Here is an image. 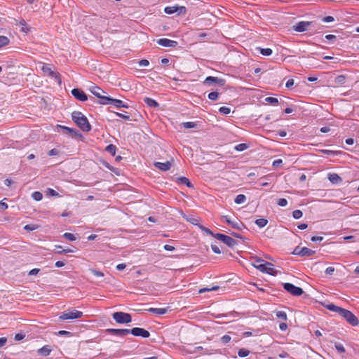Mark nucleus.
Wrapping results in <instances>:
<instances>
[{
	"mask_svg": "<svg viewBox=\"0 0 359 359\" xmlns=\"http://www.w3.org/2000/svg\"><path fill=\"white\" fill-rule=\"evenodd\" d=\"M72 118L77 126L84 132H89L91 130V126L86 116L81 111H75L72 114Z\"/></svg>",
	"mask_w": 359,
	"mask_h": 359,
	"instance_id": "1",
	"label": "nucleus"
},
{
	"mask_svg": "<svg viewBox=\"0 0 359 359\" xmlns=\"http://www.w3.org/2000/svg\"><path fill=\"white\" fill-rule=\"evenodd\" d=\"M83 316V312L76 309L68 310L61 313L60 318L63 320H74Z\"/></svg>",
	"mask_w": 359,
	"mask_h": 359,
	"instance_id": "2",
	"label": "nucleus"
},
{
	"mask_svg": "<svg viewBox=\"0 0 359 359\" xmlns=\"http://www.w3.org/2000/svg\"><path fill=\"white\" fill-rule=\"evenodd\" d=\"M340 316L352 326H357L359 324L358 318L351 311L347 309H344Z\"/></svg>",
	"mask_w": 359,
	"mask_h": 359,
	"instance_id": "3",
	"label": "nucleus"
},
{
	"mask_svg": "<svg viewBox=\"0 0 359 359\" xmlns=\"http://www.w3.org/2000/svg\"><path fill=\"white\" fill-rule=\"evenodd\" d=\"M113 318L116 323L120 324L128 323L132 321V317L130 314L121 311L114 313Z\"/></svg>",
	"mask_w": 359,
	"mask_h": 359,
	"instance_id": "4",
	"label": "nucleus"
},
{
	"mask_svg": "<svg viewBox=\"0 0 359 359\" xmlns=\"http://www.w3.org/2000/svg\"><path fill=\"white\" fill-rule=\"evenodd\" d=\"M283 288L289 293L294 296L299 297L302 295L304 292L302 288L295 286L294 285L290 283H285L283 284Z\"/></svg>",
	"mask_w": 359,
	"mask_h": 359,
	"instance_id": "5",
	"label": "nucleus"
},
{
	"mask_svg": "<svg viewBox=\"0 0 359 359\" xmlns=\"http://www.w3.org/2000/svg\"><path fill=\"white\" fill-rule=\"evenodd\" d=\"M215 238L221 241L228 247L232 248L236 245L237 242L231 236L222 233H215Z\"/></svg>",
	"mask_w": 359,
	"mask_h": 359,
	"instance_id": "6",
	"label": "nucleus"
},
{
	"mask_svg": "<svg viewBox=\"0 0 359 359\" xmlns=\"http://www.w3.org/2000/svg\"><path fill=\"white\" fill-rule=\"evenodd\" d=\"M41 69L46 75L50 76V78L55 79L60 82V76L59 73L54 72L52 69L50 65L43 64Z\"/></svg>",
	"mask_w": 359,
	"mask_h": 359,
	"instance_id": "7",
	"label": "nucleus"
},
{
	"mask_svg": "<svg viewBox=\"0 0 359 359\" xmlns=\"http://www.w3.org/2000/svg\"><path fill=\"white\" fill-rule=\"evenodd\" d=\"M294 255H298L299 257H309L315 254V251L304 247V248H299L296 247L293 252H292Z\"/></svg>",
	"mask_w": 359,
	"mask_h": 359,
	"instance_id": "8",
	"label": "nucleus"
},
{
	"mask_svg": "<svg viewBox=\"0 0 359 359\" xmlns=\"http://www.w3.org/2000/svg\"><path fill=\"white\" fill-rule=\"evenodd\" d=\"M222 219L223 222H225L228 224L231 225L233 229L241 230L242 229L245 228V226L242 222L238 219L231 220L227 215L223 216Z\"/></svg>",
	"mask_w": 359,
	"mask_h": 359,
	"instance_id": "9",
	"label": "nucleus"
},
{
	"mask_svg": "<svg viewBox=\"0 0 359 359\" xmlns=\"http://www.w3.org/2000/svg\"><path fill=\"white\" fill-rule=\"evenodd\" d=\"M129 334H133L135 337H141L142 338H148L150 336L149 331L141 327H133V329H128Z\"/></svg>",
	"mask_w": 359,
	"mask_h": 359,
	"instance_id": "10",
	"label": "nucleus"
},
{
	"mask_svg": "<svg viewBox=\"0 0 359 359\" xmlns=\"http://www.w3.org/2000/svg\"><path fill=\"white\" fill-rule=\"evenodd\" d=\"M187 9L184 6H166L164 8V12L168 15H171L175 13H177L178 15H180L185 13Z\"/></svg>",
	"mask_w": 359,
	"mask_h": 359,
	"instance_id": "11",
	"label": "nucleus"
},
{
	"mask_svg": "<svg viewBox=\"0 0 359 359\" xmlns=\"http://www.w3.org/2000/svg\"><path fill=\"white\" fill-rule=\"evenodd\" d=\"M255 268L260 271L261 272L266 273L268 274H271V271H273L272 264L270 262H264L262 264H252Z\"/></svg>",
	"mask_w": 359,
	"mask_h": 359,
	"instance_id": "12",
	"label": "nucleus"
},
{
	"mask_svg": "<svg viewBox=\"0 0 359 359\" xmlns=\"http://www.w3.org/2000/svg\"><path fill=\"white\" fill-rule=\"evenodd\" d=\"M204 83L208 84V85H210L212 83H215V84L218 85L219 86L223 87L226 84V81L224 79L209 76L205 78V79L204 81Z\"/></svg>",
	"mask_w": 359,
	"mask_h": 359,
	"instance_id": "13",
	"label": "nucleus"
},
{
	"mask_svg": "<svg viewBox=\"0 0 359 359\" xmlns=\"http://www.w3.org/2000/svg\"><path fill=\"white\" fill-rule=\"evenodd\" d=\"M72 95L78 100L81 102H85L88 100L87 95L79 88H74L71 91Z\"/></svg>",
	"mask_w": 359,
	"mask_h": 359,
	"instance_id": "14",
	"label": "nucleus"
},
{
	"mask_svg": "<svg viewBox=\"0 0 359 359\" xmlns=\"http://www.w3.org/2000/svg\"><path fill=\"white\" fill-rule=\"evenodd\" d=\"M157 43L163 47H176L177 42L173 40H170L166 38L159 39L157 41Z\"/></svg>",
	"mask_w": 359,
	"mask_h": 359,
	"instance_id": "15",
	"label": "nucleus"
},
{
	"mask_svg": "<svg viewBox=\"0 0 359 359\" xmlns=\"http://www.w3.org/2000/svg\"><path fill=\"white\" fill-rule=\"evenodd\" d=\"M311 22L301 21L294 25L293 29L297 32H303L307 30L308 27L311 25Z\"/></svg>",
	"mask_w": 359,
	"mask_h": 359,
	"instance_id": "16",
	"label": "nucleus"
},
{
	"mask_svg": "<svg viewBox=\"0 0 359 359\" xmlns=\"http://www.w3.org/2000/svg\"><path fill=\"white\" fill-rule=\"evenodd\" d=\"M107 332L111 334L119 337H125L129 334L128 329H107Z\"/></svg>",
	"mask_w": 359,
	"mask_h": 359,
	"instance_id": "17",
	"label": "nucleus"
},
{
	"mask_svg": "<svg viewBox=\"0 0 359 359\" xmlns=\"http://www.w3.org/2000/svg\"><path fill=\"white\" fill-rule=\"evenodd\" d=\"M154 165L156 168L163 171H167L170 170L171 168V163L169 161H166L164 163L155 162Z\"/></svg>",
	"mask_w": 359,
	"mask_h": 359,
	"instance_id": "18",
	"label": "nucleus"
},
{
	"mask_svg": "<svg viewBox=\"0 0 359 359\" xmlns=\"http://www.w3.org/2000/svg\"><path fill=\"white\" fill-rule=\"evenodd\" d=\"M89 90L97 98L100 97V96L102 95V93H105L101 88L97 86H92L90 87Z\"/></svg>",
	"mask_w": 359,
	"mask_h": 359,
	"instance_id": "19",
	"label": "nucleus"
},
{
	"mask_svg": "<svg viewBox=\"0 0 359 359\" xmlns=\"http://www.w3.org/2000/svg\"><path fill=\"white\" fill-rule=\"evenodd\" d=\"M51 351L52 350H51L50 346L45 345L43 347H41V348H39L37 351V353L40 355L48 356L51 353Z\"/></svg>",
	"mask_w": 359,
	"mask_h": 359,
	"instance_id": "20",
	"label": "nucleus"
},
{
	"mask_svg": "<svg viewBox=\"0 0 359 359\" xmlns=\"http://www.w3.org/2000/svg\"><path fill=\"white\" fill-rule=\"evenodd\" d=\"M111 104L118 108H128V105L118 99L111 98Z\"/></svg>",
	"mask_w": 359,
	"mask_h": 359,
	"instance_id": "21",
	"label": "nucleus"
},
{
	"mask_svg": "<svg viewBox=\"0 0 359 359\" xmlns=\"http://www.w3.org/2000/svg\"><path fill=\"white\" fill-rule=\"evenodd\" d=\"M328 180L332 184H339L342 181V179L336 173H330L328 175Z\"/></svg>",
	"mask_w": 359,
	"mask_h": 359,
	"instance_id": "22",
	"label": "nucleus"
},
{
	"mask_svg": "<svg viewBox=\"0 0 359 359\" xmlns=\"http://www.w3.org/2000/svg\"><path fill=\"white\" fill-rule=\"evenodd\" d=\"M325 307L329 311L338 313L339 315L344 310V308L339 307L333 304H328L327 305H325Z\"/></svg>",
	"mask_w": 359,
	"mask_h": 359,
	"instance_id": "23",
	"label": "nucleus"
},
{
	"mask_svg": "<svg viewBox=\"0 0 359 359\" xmlns=\"http://www.w3.org/2000/svg\"><path fill=\"white\" fill-rule=\"evenodd\" d=\"M147 311L156 315H163L167 313L168 308H149Z\"/></svg>",
	"mask_w": 359,
	"mask_h": 359,
	"instance_id": "24",
	"label": "nucleus"
},
{
	"mask_svg": "<svg viewBox=\"0 0 359 359\" xmlns=\"http://www.w3.org/2000/svg\"><path fill=\"white\" fill-rule=\"evenodd\" d=\"M57 127L61 128L62 131L64 133L69 134V135H72V134L76 135L77 134V130H76L75 129H73V128H70L67 126L57 125Z\"/></svg>",
	"mask_w": 359,
	"mask_h": 359,
	"instance_id": "25",
	"label": "nucleus"
},
{
	"mask_svg": "<svg viewBox=\"0 0 359 359\" xmlns=\"http://www.w3.org/2000/svg\"><path fill=\"white\" fill-rule=\"evenodd\" d=\"M256 50L264 56H270L273 53L272 49L269 48H263L257 47Z\"/></svg>",
	"mask_w": 359,
	"mask_h": 359,
	"instance_id": "26",
	"label": "nucleus"
},
{
	"mask_svg": "<svg viewBox=\"0 0 359 359\" xmlns=\"http://www.w3.org/2000/svg\"><path fill=\"white\" fill-rule=\"evenodd\" d=\"M144 102L151 107H158L159 104L154 99L150 97H144Z\"/></svg>",
	"mask_w": 359,
	"mask_h": 359,
	"instance_id": "27",
	"label": "nucleus"
},
{
	"mask_svg": "<svg viewBox=\"0 0 359 359\" xmlns=\"http://www.w3.org/2000/svg\"><path fill=\"white\" fill-rule=\"evenodd\" d=\"M98 98L100 99V100L98 102V103L100 104H102V105L111 104L112 97H109V96L101 95L100 97H98Z\"/></svg>",
	"mask_w": 359,
	"mask_h": 359,
	"instance_id": "28",
	"label": "nucleus"
},
{
	"mask_svg": "<svg viewBox=\"0 0 359 359\" xmlns=\"http://www.w3.org/2000/svg\"><path fill=\"white\" fill-rule=\"evenodd\" d=\"M191 353H199L200 355H208L210 354L208 350L204 349L202 346L194 347V350L190 351Z\"/></svg>",
	"mask_w": 359,
	"mask_h": 359,
	"instance_id": "29",
	"label": "nucleus"
},
{
	"mask_svg": "<svg viewBox=\"0 0 359 359\" xmlns=\"http://www.w3.org/2000/svg\"><path fill=\"white\" fill-rule=\"evenodd\" d=\"M178 181L182 184L186 185L187 187L192 188L193 184L190 180L186 177H180L178 178Z\"/></svg>",
	"mask_w": 359,
	"mask_h": 359,
	"instance_id": "30",
	"label": "nucleus"
},
{
	"mask_svg": "<svg viewBox=\"0 0 359 359\" xmlns=\"http://www.w3.org/2000/svg\"><path fill=\"white\" fill-rule=\"evenodd\" d=\"M255 224L259 227L263 228L268 224V220L264 218H260L255 220Z\"/></svg>",
	"mask_w": 359,
	"mask_h": 359,
	"instance_id": "31",
	"label": "nucleus"
},
{
	"mask_svg": "<svg viewBox=\"0 0 359 359\" xmlns=\"http://www.w3.org/2000/svg\"><path fill=\"white\" fill-rule=\"evenodd\" d=\"M246 201V196L243 194H238L234 199L236 204H242Z\"/></svg>",
	"mask_w": 359,
	"mask_h": 359,
	"instance_id": "32",
	"label": "nucleus"
},
{
	"mask_svg": "<svg viewBox=\"0 0 359 359\" xmlns=\"http://www.w3.org/2000/svg\"><path fill=\"white\" fill-rule=\"evenodd\" d=\"M346 77L344 75H339L335 78L334 82L336 84L343 85L346 81Z\"/></svg>",
	"mask_w": 359,
	"mask_h": 359,
	"instance_id": "33",
	"label": "nucleus"
},
{
	"mask_svg": "<svg viewBox=\"0 0 359 359\" xmlns=\"http://www.w3.org/2000/svg\"><path fill=\"white\" fill-rule=\"evenodd\" d=\"M276 316L277 318H278L284 321H286L287 320V313L284 311H278L276 313Z\"/></svg>",
	"mask_w": 359,
	"mask_h": 359,
	"instance_id": "34",
	"label": "nucleus"
},
{
	"mask_svg": "<svg viewBox=\"0 0 359 359\" xmlns=\"http://www.w3.org/2000/svg\"><path fill=\"white\" fill-rule=\"evenodd\" d=\"M105 150L112 156H115L116 147L114 144H109L106 147Z\"/></svg>",
	"mask_w": 359,
	"mask_h": 359,
	"instance_id": "35",
	"label": "nucleus"
},
{
	"mask_svg": "<svg viewBox=\"0 0 359 359\" xmlns=\"http://www.w3.org/2000/svg\"><path fill=\"white\" fill-rule=\"evenodd\" d=\"M10 42L9 39L5 36H0V48L7 46Z\"/></svg>",
	"mask_w": 359,
	"mask_h": 359,
	"instance_id": "36",
	"label": "nucleus"
},
{
	"mask_svg": "<svg viewBox=\"0 0 359 359\" xmlns=\"http://www.w3.org/2000/svg\"><path fill=\"white\" fill-rule=\"evenodd\" d=\"M250 354V351L246 348H241L238 351V355L240 358L247 357Z\"/></svg>",
	"mask_w": 359,
	"mask_h": 359,
	"instance_id": "37",
	"label": "nucleus"
},
{
	"mask_svg": "<svg viewBox=\"0 0 359 359\" xmlns=\"http://www.w3.org/2000/svg\"><path fill=\"white\" fill-rule=\"evenodd\" d=\"M32 196L36 201H40L43 198V195L40 191L33 192Z\"/></svg>",
	"mask_w": 359,
	"mask_h": 359,
	"instance_id": "38",
	"label": "nucleus"
},
{
	"mask_svg": "<svg viewBox=\"0 0 359 359\" xmlns=\"http://www.w3.org/2000/svg\"><path fill=\"white\" fill-rule=\"evenodd\" d=\"M321 152L324 154L329 155V156H337L338 154L340 153V151H332V150H328V149H323L321 151Z\"/></svg>",
	"mask_w": 359,
	"mask_h": 359,
	"instance_id": "39",
	"label": "nucleus"
},
{
	"mask_svg": "<svg viewBox=\"0 0 359 359\" xmlns=\"http://www.w3.org/2000/svg\"><path fill=\"white\" fill-rule=\"evenodd\" d=\"M39 228V226L36 224H27L24 226V229L27 231H32Z\"/></svg>",
	"mask_w": 359,
	"mask_h": 359,
	"instance_id": "40",
	"label": "nucleus"
},
{
	"mask_svg": "<svg viewBox=\"0 0 359 359\" xmlns=\"http://www.w3.org/2000/svg\"><path fill=\"white\" fill-rule=\"evenodd\" d=\"M265 101H266V102L273 104V105H276L278 103V99L276 97H266Z\"/></svg>",
	"mask_w": 359,
	"mask_h": 359,
	"instance_id": "41",
	"label": "nucleus"
},
{
	"mask_svg": "<svg viewBox=\"0 0 359 359\" xmlns=\"http://www.w3.org/2000/svg\"><path fill=\"white\" fill-rule=\"evenodd\" d=\"M219 97V93L217 91L211 92L208 94V98L212 101H216Z\"/></svg>",
	"mask_w": 359,
	"mask_h": 359,
	"instance_id": "42",
	"label": "nucleus"
},
{
	"mask_svg": "<svg viewBox=\"0 0 359 359\" xmlns=\"http://www.w3.org/2000/svg\"><path fill=\"white\" fill-rule=\"evenodd\" d=\"M219 112L224 115H228L231 112V109L227 107H221L219 109Z\"/></svg>",
	"mask_w": 359,
	"mask_h": 359,
	"instance_id": "43",
	"label": "nucleus"
},
{
	"mask_svg": "<svg viewBox=\"0 0 359 359\" xmlns=\"http://www.w3.org/2000/svg\"><path fill=\"white\" fill-rule=\"evenodd\" d=\"M248 147V146L247 145V144L241 143V144H237L235 147V149L238 151H243L245 150Z\"/></svg>",
	"mask_w": 359,
	"mask_h": 359,
	"instance_id": "44",
	"label": "nucleus"
},
{
	"mask_svg": "<svg viewBox=\"0 0 359 359\" xmlns=\"http://www.w3.org/2000/svg\"><path fill=\"white\" fill-rule=\"evenodd\" d=\"M63 237L69 241H74L76 239V236L73 233H65L63 234Z\"/></svg>",
	"mask_w": 359,
	"mask_h": 359,
	"instance_id": "45",
	"label": "nucleus"
},
{
	"mask_svg": "<svg viewBox=\"0 0 359 359\" xmlns=\"http://www.w3.org/2000/svg\"><path fill=\"white\" fill-rule=\"evenodd\" d=\"M303 215L302 212L300 210H295L292 212V216L294 219H300Z\"/></svg>",
	"mask_w": 359,
	"mask_h": 359,
	"instance_id": "46",
	"label": "nucleus"
},
{
	"mask_svg": "<svg viewBox=\"0 0 359 359\" xmlns=\"http://www.w3.org/2000/svg\"><path fill=\"white\" fill-rule=\"evenodd\" d=\"M335 348L337 350V351L340 353H344L346 352V349L341 344L336 343Z\"/></svg>",
	"mask_w": 359,
	"mask_h": 359,
	"instance_id": "47",
	"label": "nucleus"
},
{
	"mask_svg": "<svg viewBox=\"0 0 359 359\" xmlns=\"http://www.w3.org/2000/svg\"><path fill=\"white\" fill-rule=\"evenodd\" d=\"M183 127L186 129H191L196 127V124L194 122H184L182 123Z\"/></svg>",
	"mask_w": 359,
	"mask_h": 359,
	"instance_id": "48",
	"label": "nucleus"
},
{
	"mask_svg": "<svg viewBox=\"0 0 359 359\" xmlns=\"http://www.w3.org/2000/svg\"><path fill=\"white\" fill-rule=\"evenodd\" d=\"M116 116L122 118L125 120H130V116L127 112H126V114L116 112Z\"/></svg>",
	"mask_w": 359,
	"mask_h": 359,
	"instance_id": "49",
	"label": "nucleus"
},
{
	"mask_svg": "<svg viewBox=\"0 0 359 359\" xmlns=\"http://www.w3.org/2000/svg\"><path fill=\"white\" fill-rule=\"evenodd\" d=\"M199 227L201 230H203L207 234H209V235L212 236V237H215V234L208 228L204 227L202 225H199Z\"/></svg>",
	"mask_w": 359,
	"mask_h": 359,
	"instance_id": "50",
	"label": "nucleus"
},
{
	"mask_svg": "<svg viewBox=\"0 0 359 359\" xmlns=\"http://www.w3.org/2000/svg\"><path fill=\"white\" fill-rule=\"evenodd\" d=\"M231 337L229 335L225 334V335L222 337L221 341L223 344H226L229 343L231 341Z\"/></svg>",
	"mask_w": 359,
	"mask_h": 359,
	"instance_id": "51",
	"label": "nucleus"
},
{
	"mask_svg": "<svg viewBox=\"0 0 359 359\" xmlns=\"http://www.w3.org/2000/svg\"><path fill=\"white\" fill-rule=\"evenodd\" d=\"M277 204L281 207H285L287 205V201L285 198L278 199Z\"/></svg>",
	"mask_w": 359,
	"mask_h": 359,
	"instance_id": "52",
	"label": "nucleus"
},
{
	"mask_svg": "<svg viewBox=\"0 0 359 359\" xmlns=\"http://www.w3.org/2000/svg\"><path fill=\"white\" fill-rule=\"evenodd\" d=\"M75 249H76L75 248H74V249L67 248V249L62 250V251H56V253H58V254H62V253L67 254V253H70V252H75Z\"/></svg>",
	"mask_w": 359,
	"mask_h": 359,
	"instance_id": "53",
	"label": "nucleus"
},
{
	"mask_svg": "<svg viewBox=\"0 0 359 359\" xmlns=\"http://www.w3.org/2000/svg\"><path fill=\"white\" fill-rule=\"evenodd\" d=\"M138 63L140 67H147L149 65V60L146 59L140 60Z\"/></svg>",
	"mask_w": 359,
	"mask_h": 359,
	"instance_id": "54",
	"label": "nucleus"
},
{
	"mask_svg": "<svg viewBox=\"0 0 359 359\" xmlns=\"http://www.w3.org/2000/svg\"><path fill=\"white\" fill-rule=\"evenodd\" d=\"M211 248H212V250L215 253V254H220L221 253V250H220V248L219 246H217V245H211Z\"/></svg>",
	"mask_w": 359,
	"mask_h": 359,
	"instance_id": "55",
	"label": "nucleus"
},
{
	"mask_svg": "<svg viewBox=\"0 0 359 359\" xmlns=\"http://www.w3.org/2000/svg\"><path fill=\"white\" fill-rule=\"evenodd\" d=\"M47 194L51 196H58V193L53 189L48 188L46 191Z\"/></svg>",
	"mask_w": 359,
	"mask_h": 359,
	"instance_id": "56",
	"label": "nucleus"
},
{
	"mask_svg": "<svg viewBox=\"0 0 359 359\" xmlns=\"http://www.w3.org/2000/svg\"><path fill=\"white\" fill-rule=\"evenodd\" d=\"M334 272V268L332 267V266H329L327 267L326 269H325V273L327 274V275H330V276H332Z\"/></svg>",
	"mask_w": 359,
	"mask_h": 359,
	"instance_id": "57",
	"label": "nucleus"
},
{
	"mask_svg": "<svg viewBox=\"0 0 359 359\" xmlns=\"http://www.w3.org/2000/svg\"><path fill=\"white\" fill-rule=\"evenodd\" d=\"M322 20L324 22L329 23L333 22L334 19L332 16H325L322 19Z\"/></svg>",
	"mask_w": 359,
	"mask_h": 359,
	"instance_id": "58",
	"label": "nucleus"
},
{
	"mask_svg": "<svg viewBox=\"0 0 359 359\" xmlns=\"http://www.w3.org/2000/svg\"><path fill=\"white\" fill-rule=\"evenodd\" d=\"M294 79H288L285 83V87L287 88L290 89L294 86Z\"/></svg>",
	"mask_w": 359,
	"mask_h": 359,
	"instance_id": "59",
	"label": "nucleus"
},
{
	"mask_svg": "<svg viewBox=\"0 0 359 359\" xmlns=\"http://www.w3.org/2000/svg\"><path fill=\"white\" fill-rule=\"evenodd\" d=\"M25 335L24 334H22V333H18L15 335V341H20L22 339H23L25 338Z\"/></svg>",
	"mask_w": 359,
	"mask_h": 359,
	"instance_id": "60",
	"label": "nucleus"
},
{
	"mask_svg": "<svg viewBox=\"0 0 359 359\" xmlns=\"http://www.w3.org/2000/svg\"><path fill=\"white\" fill-rule=\"evenodd\" d=\"M252 259L255 261L253 264H259L264 262V260L258 257H252Z\"/></svg>",
	"mask_w": 359,
	"mask_h": 359,
	"instance_id": "61",
	"label": "nucleus"
},
{
	"mask_svg": "<svg viewBox=\"0 0 359 359\" xmlns=\"http://www.w3.org/2000/svg\"><path fill=\"white\" fill-rule=\"evenodd\" d=\"M92 273L96 277H103L104 276V273L102 272L97 271V270H93Z\"/></svg>",
	"mask_w": 359,
	"mask_h": 359,
	"instance_id": "62",
	"label": "nucleus"
},
{
	"mask_svg": "<svg viewBox=\"0 0 359 359\" xmlns=\"http://www.w3.org/2000/svg\"><path fill=\"white\" fill-rule=\"evenodd\" d=\"M282 163H283V161L281 159H276V160L273 161L272 165L274 167H278Z\"/></svg>",
	"mask_w": 359,
	"mask_h": 359,
	"instance_id": "63",
	"label": "nucleus"
},
{
	"mask_svg": "<svg viewBox=\"0 0 359 359\" xmlns=\"http://www.w3.org/2000/svg\"><path fill=\"white\" fill-rule=\"evenodd\" d=\"M59 154V151L56 149H52L48 151V156H56Z\"/></svg>",
	"mask_w": 359,
	"mask_h": 359,
	"instance_id": "64",
	"label": "nucleus"
}]
</instances>
